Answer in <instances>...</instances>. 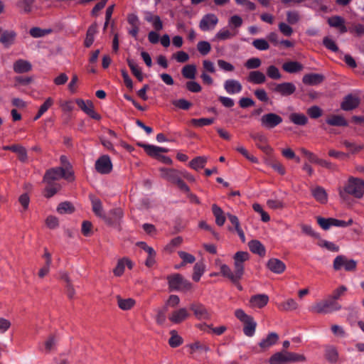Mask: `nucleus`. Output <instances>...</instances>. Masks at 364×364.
Masks as SVG:
<instances>
[{"instance_id":"f257e3e1","label":"nucleus","mask_w":364,"mask_h":364,"mask_svg":"<svg viewBox=\"0 0 364 364\" xmlns=\"http://www.w3.org/2000/svg\"><path fill=\"white\" fill-rule=\"evenodd\" d=\"M306 358L303 355L296 353L282 350L273 354L269 360V364H287L305 361Z\"/></svg>"},{"instance_id":"f03ea898","label":"nucleus","mask_w":364,"mask_h":364,"mask_svg":"<svg viewBox=\"0 0 364 364\" xmlns=\"http://www.w3.org/2000/svg\"><path fill=\"white\" fill-rule=\"evenodd\" d=\"M363 180L350 177L343 190L339 191V196L346 200L348 195H351L357 198L363 197Z\"/></svg>"},{"instance_id":"7ed1b4c3","label":"nucleus","mask_w":364,"mask_h":364,"mask_svg":"<svg viewBox=\"0 0 364 364\" xmlns=\"http://www.w3.org/2000/svg\"><path fill=\"white\" fill-rule=\"evenodd\" d=\"M341 305L328 296L326 299L314 304L309 311L316 314H328L341 310Z\"/></svg>"},{"instance_id":"20e7f679","label":"nucleus","mask_w":364,"mask_h":364,"mask_svg":"<svg viewBox=\"0 0 364 364\" xmlns=\"http://www.w3.org/2000/svg\"><path fill=\"white\" fill-rule=\"evenodd\" d=\"M166 279L171 291H187L192 288V284L178 273L168 275Z\"/></svg>"},{"instance_id":"39448f33","label":"nucleus","mask_w":364,"mask_h":364,"mask_svg":"<svg viewBox=\"0 0 364 364\" xmlns=\"http://www.w3.org/2000/svg\"><path fill=\"white\" fill-rule=\"evenodd\" d=\"M137 145L142 147L145 152L150 156L157 159L164 164H171L172 159L166 156L161 155V153H166L168 149L163 147H159L154 145L146 144L141 142H138Z\"/></svg>"},{"instance_id":"423d86ee","label":"nucleus","mask_w":364,"mask_h":364,"mask_svg":"<svg viewBox=\"0 0 364 364\" xmlns=\"http://www.w3.org/2000/svg\"><path fill=\"white\" fill-rule=\"evenodd\" d=\"M235 315L244 325V334L248 337L253 336L257 327V323L255 321L253 317L247 315L242 309H237L235 312Z\"/></svg>"},{"instance_id":"0eeeda50","label":"nucleus","mask_w":364,"mask_h":364,"mask_svg":"<svg viewBox=\"0 0 364 364\" xmlns=\"http://www.w3.org/2000/svg\"><path fill=\"white\" fill-rule=\"evenodd\" d=\"M61 178H64L68 181L73 180L72 172L67 171L62 167H56L48 170L44 176V181L46 182L54 183V181L58 180Z\"/></svg>"},{"instance_id":"6e6552de","label":"nucleus","mask_w":364,"mask_h":364,"mask_svg":"<svg viewBox=\"0 0 364 364\" xmlns=\"http://www.w3.org/2000/svg\"><path fill=\"white\" fill-rule=\"evenodd\" d=\"M124 216V212L121 208H114L105 213L103 220L110 226L119 228Z\"/></svg>"},{"instance_id":"1a4fd4ad","label":"nucleus","mask_w":364,"mask_h":364,"mask_svg":"<svg viewBox=\"0 0 364 364\" xmlns=\"http://www.w3.org/2000/svg\"><path fill=\"white\" fill-rule=\"evenodd\" d=\"M357 262L354 259H349L345 255H338L333 260L334 270L339 271L344 269L347 272H353L356 269Z\"/></svg>"},{"instance_id":"9d476101","label":"nucleus","mask_w":364,"mask_h":364,"mask_svg":"<svg viewBox=\"0 0 364 364\" xmlns=\"http://www.w3.org/2000/svg\"><path fill=\"white\" fill-rule=\"evenodd\" d=\"M282 122V117L273 112L264 114L260 118L261 126L266 129H272Z\"/></svg>"},{"instance_id":"9b49d317","label":"nucleus","mask_w":364,"mask_h":364,"mask_svg":"<svg viewBox=\"0 0 364 364\" xmlns=\"http://www.w3.org/2000/svg\"><path fill=\"white\" fill-rule=\"evenodd\" d=\"M96 171L101 174H108L112 170V164L107 155L100 156L95 164Z\"/></svg>"},{"instance_id":"f8f14e48","label":"nucleus","mask_w":364,"mask_h":364,"mask_svg":"<svg viewBox=\"0 0 364 364\" xmlns=\"http://www.w3.org/2000/svg\"><path fill=\"white\" fill-rule=\"evenodd\" d=\"M76 104L85 114H87L91 118L96 120H100L101 119V116L95 111L93 103L91 101H85L82 99H77L76 100Z\"/></svg>"},{"instance_id":"ddd939ff","label":"nucleus","mask_w":364,"mask_h":364,"mask_svg":"<svg viewBox=\"0 0 364 364\" xmlns=\"http://www.w3.org/2000/svg\"><path fill=\"white\" fill-rule=\"evenodd\" d=\"M190 309L198 320H208L210 318V313L201 303L196 302L190 305Z\"/></svg>"},{"instance_id":"4468645a","label":"nucleus","mask_w":364,"mask_h":364,"mask_svg":"<svg viewBox=\"0 0 364 364\" xmlns=\"http://www.w3.org/2000/svg\"><path fill=\"white\" fill-rule=\"evenodd\" d=\"M360 103L359 97L356 95L348 94L341 104V108L344 111H350L357 108Z\"/></svg>"},{"instance_id":"2eb2a0df","label":"nucleus","mask_w":364,"mask_h":364,"mask_svg":"<svg viewBox=\"0 0 364 364\" xmlns=\"http://www.w3.org/2000/svg\"><path fill=\"white\" fill-rule=\"evenodd\" d=\"M273 92L282 96H289L296 91V86L292 82H282L279 84L272 83Z\"/></svg>"},{"instance_id":"dca6fc26","label":"nucleus","mask_w":364,"mask_h":364,"mask_svg":"<svg viewBox=\"0 0 364 364\" xmlns=\"http://www.w3.org/2000/svg\"><path fill=\"white\" fill-rule=\"evenodd\" d=\"M218 23V18L213 14H208L203 16L200 21L199 27L203 31L213 29Z\"/></svg>"},{"instance_id":"f3484780","label":"nucleus","mask_w":364,"mask_h":364,"mask_svg":"<svg viewBox=\"0 0 364 364\" xmlns=\"http://www.w3.org/2000/svg\"><path fill=\"white\" fill-rule=\"evenodd\" d=\"M249 253L247 252H237L234 256V267L239 274H244V262L248 260Z\"/></svg>"},{"instance_id":"a211bd4d","label":"nucleus","mask_w":364,"mask_h":364,"mask_svg":"<svg viewBox=\"0 0 364 364\" xmlns=\"http://www.w3.org/2000/svg\"><path fill=\"white\" fill-rule=\"evenodd\" d=\"M220 273L223 277L228 278L233 284H237L243 276L242 274H239L236 272L235 269L234 272H232L227 264H222L220 266Z\"/></svg>"},{"instance_id":"6ab92c4d","label":"nucleus","mask_w":364,"mask_h":364,"mask_svg":"<svg viewBox=\"0 0 364 364\" xmlns=\"http://www.w3.org/2000/svg\"><path fill=\"white\" fill-rule=\"evenodd\" d=\"M325 79L322 74L319 73H309L303 76L302 82L307 85H317L321 84Z\"/></svg>"},{"instance_id":"aec40b11","label":"nucleus","mask_w":364,"mask_h":364,"mask_svg":"<svg viewBox=\"0 0 364 364\" xmlns=\"http://www.w3.org/2000/svg\"><path fill=\"white\" fill-rule=\"evenodd\" d=\"M267 267L271 272L278 274L283 273L286 269L285 264L277 258L269 259Z\"/></svg>"},{"instance_id":"412c9836","label":"nucleus","mask_w":364,"mask_h":364,"mask_svg":"<svg viewBox=\"0 0 364 364\" xmlns=\"http://www.w3.org/2000/svg\"><path fill=\"white\" fill-rule=\"evenodd\" d=\"M224 89L228 94L235 95L242 91V86L238 80L229 79L225 81Z\"/></svg>"},{"instance_id":"4be33fe9","label":"nucleus","mask_w":364,"mask_h":364,"mask_svg":"<svg viewBox=\"0 0 364 364\" xmlns=\"http://www.w3.org/2000/svg\"><path fill=\"white\" fill-rule=\"evenodd\" d=\"M13 69L16 73H26L32 70V65L26 60L18 59L14 63Z\"/></svg>"},{"instance_id":"5701e85b","label":"nucleus","mask_w":364,"mask_h":364,"mask_svg":"<svg viewBox=\"0 0 364 364\" xmlns=\"http://www.w3.org/2000/svg\"><path fill=\"white\" fill-rule=\"evenodd\" d=\"M160 172L162 178L172 183H175L181 178L179 172L175 169L161 168Z\"/></svg>"},{"instance_id":"b1692460","label":"nucleus","mask_w":364,"mask_h":364,"mask_svg":"<svg viewBox=\"0 0 364 364\" xmlns=\"http://www.w3.org/2000/svg\"><path fill=\"white\" fill-rule=\"evenodd\" d=\"M16 36L17 34L14 31H4L0 36V43H2L5 48H9L14 44Z\"/></svg>"},{"instance_id":"393cba45","label":"nucleus","mask_w":364,"mask_h":364,"mask_svg":"<svg viewBox=\"0 0 364 364\" xmlns=\"http://www.w3.org/2000/svg\"><path fill=\"white\" fill-rule=\"evenodd\" d=\"M278 340V334L274 332H272L267 335V338H264L259 343V346L264 350L274 346Z\"/></svg>"},{"instance_id":"a878e982","label":"nucleus","mask_w":364,"mask_h":364,"mask_svg":"<svg viewBox=\"0 0 364 364\" xmlns=\"http://www.w3.org/2000/svg\"><path fill=\"white\" fill-rule=\"evenodd\" d=\"M247 80L252 84L260 85L266 81V76L261 71L253 70L249 73Z\"/></svg>"},{"instance_id":"bb28decb","label":"nucleus","mask_w":364,"mask_h":364,"mask_svg":"<svg viewBox=\"0 0 364 364\" xmlns=\"http://www.w3.org/2000/svg\"><path fill=\"white\" fill-rule=\"evenodd\" d=\"M328 23L331 27L337 28L341 33L347 32L344 19L339 16H334L328 19Z\"/></svg>"},{"instance_id":"cd10ccee","label":"nucleus","mask_w":364,"mask_h":364,"mask_svg":"<svg viewBox=\"0 0 364 364\" xmlns=\"http://www.w3.org/2000/svg\"><path fill=\"white\" fill-rule=\"evenodd\" d=\"M251 138L256 141L257 146L262 151L267 152L270 148L269 146L264 144L267 142L266 136L259 132L250 134Z\"/></svg>"},{"instance_id":"c85d7f7f","label":"nucleus","mask_w":364,"mask_h":364,"mask_svg":"<svg viewBox=\"0 0 364 364\" xmlns=\"http://www.w3.org/2000/svg\"><path fill=\"white\" fill-rule=\"evenodd\" d=\"M269 296L267 294H256L250 298V302L252 307L263 308L267 304Z\"/></svg>"},{"instance_id":"c756f323","label":"nucleus","mask_w":364,"mask_h":364,"mask_svg":"<svg viewBox=\"0 0 364 364\" xmlns=\"http://www.w3.org/2000/svg\"><path fill=\"white\" fill-rule=\"evenodd\" d=\"M326 122L328 125L334 127H347L348 125V121L343 116L338 114L330 115Z\"/></svg>"},{"instance_id":"7c9ffc66","label":"nucleus","mask_w":364,"mask_h":364,"mask_svg":"<svg viewBox=\"0 0 364 364\" xmlns=\"http://www.w3.org/2000/svg\"><path fill=\"white\" fill-rule=\"evenodd\" d=\"M188 316L189 314L186 309L181 308L177 311H173L171 316L169 317V319L174 323H180Z\"/></svg>"},{"instance_id":"2f4dec72","label":"nucleus","mask_w":364,"mask_h":364,"mask_svg":"<svg viewBox=\"0 0 364 364\" xmlns=\"http://www.w3.org/2000/svg\"><path fill=\"white\" fill-rule=\"evenodd\" d=\"M97 33V25L94 23L89 26L86 33V37L84 41V45L86 48H90L92 45L95 41V36Z\"/></svg>"},{"instance_id":"473e14b6","label":"nucleus","mask_w":364,"mask_h":364,"mask_svg":"<svg viewBox=\"0 0 364 364\" xmlns=\"http://www.w3.org/2000/svg\"><path fill=\"white\" fill-rule=\"evenodd\" d=\"M312 196L319 203L324 204L328 200V196L325 189L321 186H316L311 189Z\"/></svg>"},{"instance_id":"72a5a7b5","label":"nucleus","mask_w":364,"mask_h":364,"mask_svg":"<svg viewBox=\"0 0 364 364\" xmlns=\"http://www.w3.org/2000/svg\"><path fill=\"white\" fill-rule=\"evenodd\" d=\"M212 212L215 218V223L218 226H223L226 220L224 211L218 205L213 204L212 205Z\"/></svg>"},{"instance_id":"f704fd0d","label":"nucleus","mask_w":364,"mask_h":364,"mask_svg":"<svg viewBox=\"0 0 364 364\" xmlns=\"http://www.w3.org/2000/svg\"><path fill=\"white\" fill-rule=\"evenodd\" d=\"M282 68L289 73H296L303 70L302 64L297 61H288L283 64Z\"/></svg>"},{"instance_id":"c9c22d12","label":"nucleus","mask_w":364,"mask_h":364,"mask_svg":"<svg viewBox=\"0 0 364 364\" xmlns=\"http://www.w3.org/2000/svg\"><path fill=\"white\" fill-rule=\"evenodd\" d=\"M250 251L255 254H257L259 256H264L266 250L264 246L257 240H252L248 243Z\"/></svg>"},{"instance_id":"e433bc0d","label":"nucleus","mask_w":364,"mask_h":364,"mask_svg":"<svg viewBox=\"0 0 364 364\" xmlns=\"http://www.w3.org/2000/svg\"><path fill=\"white\" fill-rule=\"evenodd\" d=\"M196 66L193 64L186 65L181 70L183 77L189 80H194L196 78Z\"/></svg>"},{"instance_id":"4c0bfd02","label":"nucleus","mask_w":364,"mask_h":364,"mask_svg":"<svg viewBox=\"0 0 364 364\" xmlns=\"http://www.w3.org/2000/svg\"><path fill=\"white\" fill-rule=\"evenodd\" d=\"M118 306L124 311L131 309L135 304V301L133 299H122L119 295L116 296Z\"/></svg>"},{"instance_id":"58836bf2","label":"nucleus","mask_w":364,"mask_h":364,"mask_svg":"<svg viewBox=\"0 0 364 364\" xmlns=\"http://www.w3.org/2000/svg\"><path fill=\"white\" fill-rule=\"evenodd\" d=\"M289 119L294 124L304 126L308 122V118L306 115L301 113H291L289 115Z\"/></svg>"},{"instance_id":"ea45409f","label":"nucleus","mask_w":364,"mask_h":364,"mask_svg":"<svg viewBox=\"0 0 364 364\" xmlns=\"http://www.w3.org/2000/svg\"><path fill=\"white\" fill-rule=\"evenodd\" d=\"M92 208L97 217L103 218L105 213L103 210L102 204L100 199L95 198L92 200Z\"/></svg>"},{"instance_id":"a19ab883","label":"nucleus","mask_w":364,"mask_h":364,"mask_svg":"<svg viewBox=\"0 0 364 364\" xmlns=\"http://www.w3.org/2000/svg\"><path fill=\"white\" fill-rule=\"evenodd\" d=\"M13 152L18 154V159L21 162H25L27 160V151L25 147L19 145V144H13Z\"/></svg>"},{"instance_id":"79ce46f5","label":"nucleus","mask_w":364,"mask_h":364,"mask_svg":"<svg viewBox=\"0 0 364 364\" xmlns=\"http://www.w3.org/2000/svg\"><path fill=\"white\" fill-rule=\"evenodd\" d=\"M171 338L168 340V344L172 348H176L183 343V338L178 335L175 330H172L170 332Z\"/></svg>"},{"instance_id":"37998d69","label":"nucleus","mask_w":364,"mask_h":364,"mask_svg":"<svg viewBox=\"0 0 364 364\" xmlns=\"http://www.w3.org/2000/svg\"><path fill=\"white\" fill-rule=\"evenodd\" d=\"M48 183L45 188V196L50 198L53 196L60 188V186L55 183L46 182Z\"/></svg>"},{"instance_id":"c03bdc74","label":"nucleus","mask_w":364,"mask_h":364,"mask_svg":"<svg viewBox=\"0 0 364 364\" xmlns=\"http://www.w3.org/2000/svg\"><path fill=\"white\" fill-rule=\"evenodd\" d=\"M215 119L211 118H200V119H192L191 124L197 127H201L204 126H208L212 124L215 122Z\"/></svg>"},{"instance_id":"a18cd8bd","label":"nucleus","mask_w":364,"mask_h":364,"mask_svg":"<svg viewBox=\"0 0 364 364\" xmlns=\"http://www.w3.org/2000/svg\"><path fill=\"white\" fill-rule=\"evenodd\" d=\"M279 308L283 311H293L298 308V304L293 299H288L287 301L281 303Z\"/></svg>"},{"instance_id":"49530a36","label":"nucleus","mask_w":364,"mask_h":364,"mask_svg":"<svg viewBox=\"0 0 364 364\" xmlns=\"http://www.w3.org/2000/svg\"><path fill=\"white\" fill-rule=\"evenodd\" d=\"M205 270V265L202 262H197L193 267V279L198 282Z\"/></svg>"},{"instance_id":"de8ad7c7","label":"nucleus","mask_w":364,"mask_h":364,"mask_svg":"<svg viewBox=\"0 0 364 364\" xmlns=\"http://www.w3.org/2000/svg\"><path fill=\"white\" fill-rule=\"evenodd\" d=\"M206 162L207 159L205 157L197 156L190 161V166L195 170H198L199 168H203Z\"/></svg>"},{"instance_id":"09e8293b","label":"nucleus","mask_w":364,"mask_h":364,"mask_svg":"<svg viewBox=\"0 0 364 364\" xmlns=\"http://www.w3.org/2000/svg\"><path fill=\"white\" fill-rule=\"evenodd\" d=\"M57 211L60 214L71 213L74 211V207L71 203L65 201L58 205Z\"/></svg>"},{"instance_id":"8fccbe9b","label":"nucleus","mask_w":364,"mask_h":364,"mask_svg":"<svg viewBox=\"0 0 364 364\" xmlns=\"http://www.w3.org/2000/svg\"><path fill=\"white\" fill-rule=\"evenodd\" d=\"M35 0H19L16 5L18 8L23 9L26 14H29L32 11V6Z\"/></svg>"},{"instance_id":"3c124183","label":"nucleus","mask_w":364,"mask_h":364,"mask_svg":"<svg viewBox=\"0 0 364 364\" xmlns=\"http://www.w3.org/2000/svg\"><path fill=\"white\" fill-rule=\"evenodd\" d=\"M188 347L190 348V353L191 354L196 351L208 352L210 350L208 346L198 341L190 344Z\"/></svg>"},{"instance_id":"603ef678","label":"nucleus","mask_w":364,"mask_h":364,"mask_svg":"<svg viewBox=\"0 0 364 364\" xmlns=\"http://www.w3.org/2000/svg\"><path fill=\"white\" fill-rule=\"evenodd\" d=\"M252 44L259 50H267L269 48V43L264 38L255 39Z\"/></svg>"},{"instance_id":"864d4df0","label":"nucleus","mask_w":364,"mask_h":364,"mask_svg":"<svg viewBox=\"0 0 364 364\" xmlns=\"http://www.w3.org/2000/svg\"><path fill=\"white\" fill-rule=\"evenodd\" d=\"M267 75L272 80H279L282 77L279 70L275 65H269L267 68Z\"/></svg>"},{"instance_id":"5fc2aeb1","label":"nucleus","mask_w":364,"mask_h":364,"mask_svg":"<svg viewBox=\"0 0 364 364\" xmlns=\"http://www.w3.org/2000/svg\"><path fill=\"white\" fill-rule=\"evenodd\" d=\"M50 33V30L42 29L39 27H33L30 29L29 33L33 38H41Z\"/></svg>"},{"instance_id":"6e6d98bb","label":"nucleus","mask_w":364,"mask_h":364,"mask_svg":"<svg viewBox=\"0 0 364 364\" xmlns=\"http://www.w3.org/2000/svg\"><path fill=\"white\" fill-rule=\"evenodd\" d=\"M197 49L202 55H206L211 50V46L208 41H199L197 44Z\"/></svg>"},{"instance_id":"4d7b16f0","label":"nucleus","mask_w":364,"mask_h":364,"mask_svg":"<svg viewBox=\"0 0 364 364\" xmlns=\"http://www.w3.org/2000/svg\"><path fill=\"white\" fill-rule=\"evenodd\" d=\"M326 358L331 363L336 362L338 360V352L336 349L332 346L326 348Z\"/></svg>"},{"instance_id":"13d9d810","label":"nucleus","mask_w":364,"mask_h":364,"mask_svg":"<svg viewBox=\"0 0 364 364\" xmlns=\"http://www.w3.org/2000/svg\"><path fill=\"white\" fill-rule=\"evenodd\" d=\"M347 291V287L344 285H341L337 289H336L332 294L329 295L328 296L333 299L334 301H337L342 296L344 295L345 292Z\"/></svg>"},{"instance_id":"bf43d9fd","label":"nucleus","mask_w":364,"mask_h":364,"mask_svg":"<svg viewBox=\"0 0 364 364\" xmlns=\"http://www.w3.org/2000/svg\"><path fill=\"white\" fill-rule=\"evenodd\" d=\"M172 104L177 108L183 109V110L189 109L192 105V104L189 101H188L185 99H179V100H173Z\"/></svg>"},{"instance_id":"052dcab7","label":"nucleus","mask_w":364,"mask_h":364,"mask_svg":"<svg viewBox=\"0 0 364 364\" xmlns=\"http://www.w3.org/2000/svg\"><path fill=\"white\" fill-rule=\"evenodd\" d=\"M262 61L259 58H251L245 62V66L249 70H252L258 68L260 67Z\"/></svg>"},{"instance_id":"680f3d73","label":"nucleus","mask_w":364,"mask_h":364,"mask_svg":"<svg viewBox=\"0 0 364 364\" xmlns=\"http://www.w3.org/2000/svg\"><path fill=\"white\" fill-rule=\"evenodd\" d=\"M306 112L312 119H317L322 115V109L316 105H314L308 108Z\"/></svg>"},{"instance_id":"e2e57ef3","label":"nucleus","mask_w":364,"mask_h":364,"mask_svg":"<svg viewBox=\"0 0 364 364\" xmlns=\"http://www.w3.org/2000/svg\"><path fill=\"white\" fill-rule=\"evenodd\" d=\"M342 144L352 153L355 154L363 149V146L361 145H357L355 143L350 142L347 140H344Z\"/></svg>"},{"instance_id":"0e129e2a","label":"nucleus","mask_w":364,"mask_h":364,"mask_svg":"<svg viewBox=\"0 0 364 364\" xmlns=\"http://www.w3.org/2000/svg\"><path fill=\"white\" fill-rule=\"evenodd\" d=\"M125 269V258L119 259L113 269V273L116 277H120L123 274Z\"/></svg>"},{"instance_id":"69168bd1","label":"nucleus","mask_w":364,"mask_h":364,"mask_svg":"<svg viewBox=\"0 0 364 364\" xmlns=\"http://www.w3.org/2000/svg\"><path fill=\"white\" fill-rule=\"evenodd\" d=\"M186 87L188 91L196 93L200 92L202 90L200 85L193 80L186 82Z\"/></svg>"},{"instance_id":"338daca9","label":"nucleus","mask_w":364,"mask_h":364,"mask_svg":"<svg viewBox=\"0 0 364 364\" xmlns=\"http://www.w3.org/2000/svg\"><path fill=\"white\" fill-rule=\"evenodd\" d=\"M299 19L300 17L298 11H293L287 12V21L289 24H296L299 21Z\"/></svg>"},{"instance_id":"774afa93","label":"nucleus","mask_w":364,"mask_h":364,"mask_svg":"<svg viewBox=\"0 0 364 364\" xmlns=\"http://www.w3.org/2000/svg\"><path fill=\"white\" fill-rule=\"evenodd\" d=\"M178 255L180 258L183 260V264L188 263L192 264L196 260V257L193 255L183 251L178 252Z\"/></svg>"}]
</instances>
